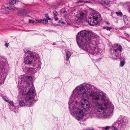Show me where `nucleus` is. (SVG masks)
<instances>
[{
  "instance_id": "nucleus-1",
  "label": "nucleus",
  "mask_w": 130,
  "mask_h": 130,
  "mask_svg": "<svg viewBox=\"0 0 130 130\" xmlns=\"http://www.w3.org/2000/svg\"><path fill=\"white\" fill-rule=\"evenodd\" d=\"M97 88L90 84L84 83L76 87L69 102L72 116L78 120L85 116L109 118L112 116L114 107L102 92H95Z\"/></svg>"
},
{
  "instance_id": "nucleus-37",
  "label": "nucleus",
  "mask_w": 130,
  "mask_h": 130,
  "mask_svg": "<svg viewBox=\"0 0 130 130\" xmlns=\"http://www.w3.org/2000/svg\"><path fill=\"white\" fill-rule=\"evenodd\" d=\"M63 23H64V22H61V23H62V24H63Z\"/></svg>"
},
{
  "instance_id": "nucleus-27",
  "label": "nucleus",
  "mask_w": 130,
  "mask_h": 130,
  "mask_svg": "<svg viewBox=\"0 0 130 130\" xmlns=\"http://www.w3.org/2000/svg\"><path fill=\"white\" fill-rule=\"evenodd\" d=\"M45 16L46 17V18L47 19H46L47 20H51V19L49 17V16L47 14H46L45 15Z\"/></svg>"
},
{
  "instance_id": "nucleus-31",
  "label": "nucleus",
  "mask_w": 130,
  "mask_h": 130,
  "mask_svg": "<svg viewBox=\"0 0 130 130\" xmlns=\"http://www.w3.org/2000/svg\"><path fill=\"white\" fill-rule=\"evenodd\" d=\"M63 13H65V14L66 16L67 14V11L66 10H64L63 12Z\"/></svg>"
},
{
  "instance_id": "nucleus-25",
  "label": "nucleus",
  "mask_w": 130,
  "mask_h": 130,
  "mask_svg": "<svg viewBox=\"0 0 130 130\" xmlns=\"http://www.w3.org/2000/svg\"><path fill=\"white\" fill-rule=\"evenodd\" d=\"M130 27V25H128L127 26H123L122 27H121L120 29L122 30H125L126 28H129Z\"/></svg>"
},
{
  "instance_id": "nucleus-24",
  "label": "nucleus",
  "mask_w": 130,
  "mask_h": 130,
  "mask_svg": "<svg viewBox=\"0 0 130 130\" xmlns=\"http://www.w3.org/2000/svg\"><path fill=\"white\" fill-rule=\"evenodd\" d=\"M17 107V106L15 107H14V109H11V107H10V109H11L12 111H13L15 113H17L18 111H17V110H16L15 109Z\"/></svg>"
},
{
  "instance_id": "nucleus-36",
  "label": "nucleus",
  "mask_w": 130,
  "mask_h": 130,
  "mask_svg": "<svg viewBox=\"0 0 130 130\" xmlns=\"http://www.w3.org/2000/svg\"><path fill=\"white\" fill-rule=\"evenodd\" d=\"M87 130H94V129H88Z\"/></svg>"
},
{
  "instance_id": "nucleus-32",
  "label": "nucleus",
  "mask_w": 130,
  "mask_h": 130,
  "mask_svg": "<svg viewBox=\"0 0 130 130\" xmlns=\"http://www.w3.org/2000/svg\"><path fill=\"white\" fill-rule=\"evenodd\" d=\"M123 18H123L124 21L125 19H126V18H127V17L125 15H124L123 16Z\"/></svg>"
},
{
  "instance_id": "nucleus-29",
  "label": "nucleus",
  "mask_w": 130,
  "mask_h": 130,
  "mask_svg": "<svg viewBox=\"0 0 130 130\" xmlns=\"http://www.w3.org/2000/svg\"><path fill=\"white\" fill-rule=\"evenodd\" d=\"M35 22L34 21L32 20L29 19V22L30 23H34Z\"/></svg>"
},
{
  "instance_id": "nucleus-19",
  "label": "nucleus",
  "mask_w": 130,
  "mask_h": 130,
  "mask_svg": "<svg viewBox=\"0 0 130 130\" xmlns=\"http://www.w3.org/2000/svg\"><path fill=\"white\" fill-rule=\"evenodd\" d=\"M54 17H56L58 14L56 10H54L53 12Z\"/></svg>"
},
{
  "instance_id": "nucleus-8",
  "label": "nucleus",
  "mask_w": 130,
  "mask_h": 130,
  "mask_svg": "<svg viewBox=\"0 0 130 130\" xmlns=\"http://www.w3.org/2000/svg\"><path fill=\"white\" fill-rule=\"evenodd\" d=\"M117 48L116 47L111 48L110 51L111 58L114 60H118L120 58V53L122 50V46L118 44L116 45Z\"/></svg>"
},
{
  "instance_id": "nucleus-33",
  "label": "nucleus",
  "mask_w": 130,
  "mask_h": 130,
  "mask_svg": "<svg viewBox=\"0 0 130 130\" xmlns=\"http://www.w3.org/2000/svg\"><path fill=\"white\" fill-rule=\"evenodd\" d=\"M54 18L55 21H57L58 20V18L57 17H54Z\"/></svg>"
},
{
  "instance_id": "nucleus-14",
  "label": "nucleus",
  "mask_w": 130,
  "mask_h": 130,
  "mask_svg": "<svg viewBox=\"0 0 130 130\" xmlns=\"http://www.w3.org/2000/svg\"><path fill=\"white\" fill-rule=\"evenodd\" d=\"M18 1L17 0H11L9 2V4L10 5H12L13 4H16L17 3H18Z\"/></svg>"
},
{
  "instance_id": "nucleus-26",
  "label": "nucleus",
  "mask_w": 130,
  "mask_h": 130,
  "mask_svg": "<svg viewBox=\"0 0 130 130\" xmlns=\"http://www.w3.org/2000/svg\"><path fill=\"white\" fill-rule=\"evenodd\" d=\"M127 5L129 8V12L130 13V2H127Z\"/></svg>"
},
{
  "instance_id": "nucleus-30",
  "label": "nucleus",
  "mask_w": 130,
  "mask_h": 130,
  "mask_svg": "<svg viewBox=\"0 0 130 130\" xmlns=\"http://www.w3.org/2000/svg\"><path fill=\"white\" fill-rule=\"evenodd\" d=\"M9 43H6L5 44V45L7 47H8L9 46Z\"/></svg>"
},
{
  "instance_id": "nucleus-9",
  "label": "nucleus",
  "mask_w": 130,
  "mask_h": 130,
  "mask_svg": "<svg viewBox=\"0 0 130 130\" xmlns=\"http://www.w3.org/2000/svg\"><path fill=\"white\" fill-rule=\"evenodd\" d=\"M29 12V10L27 8L23 9L18 12L17 15L19 16H23L25 15Z\"/></svg>"
},
{
  "instance_id": "nucleus-20",
  "label": "nucleus",
  "mask_w": 130,
  "mask_h": 130,
  "mask_svg": "<svg viewBox=\"0 0 130 130\" xmlns=\"http://www.w3.org/2000/svg\"><path fill=\"white\" fill-rule=\"evenodd\" d=\"M103 28L104 29H106L108 30H109L111 29V28L110 27H109L107 26H104L103 27Z\"/></svg>"
},
{
  "instance_id": "nucleus-22",
  "label": "nucleus",
  "mask_w": 130,
  "mask_h": 130,
  "mask_svg": "<svg viewBox=\"0 0 130 130\" xmlns=\"http://www.w3.org/2000/svg\"><path fill=\"white\" fill-rule=\"evenodd\" d=\"M116 13L117 16H120V17H122V12H116Z\"/></svg>"
},
{
  "instance_id": "nucleus-3",
  "label": "nucleus",
  "mask_w": 130,
  "mask_h": 130,
  "mask_svg": "<svg viewBox=\"0 0 130 130\" xmlns=\"http://www.w3.org/2000/svg\"><path fill=\"white\" fill-rule=\"evenodd\" d=\"M93 33L91 31L83 30L78 33L76 41L80 48L92 55L99 53L100 49L95 47L96 38Z\"/></svg>"
},
{
  "instance_id": "nucleus-6",
  "label": "nucleus",
  "mask_w": 130,
  "mask_h": 130,
  "mask_svg": "<svg viewBox=\"0 0 130 130\" xmlns=\"http://www.w3.org/2000/svg\"><path fill=\"white\" fill-rule=\"evenodd\" d=\"M24 51L25 53V55L24 56V63L25 64H31L34 61L37 60L35 54L30 51L28 48H25Z\"/></svg>"
},
{
  "instance_id": "nucleus-7",
  "label": "nucleus",
  "mask_w": 130,
  "mask_h": 130,
  "mask_svg": "<svg viewBox=\"0 0 130 130\" xmlns=\"http://www.w3.org/2000/svg\"><path fill=\"white\" fill-rule=\"evenodd\" d=\"M101 19L99 13L97 11H94L89 16L86 21L90 25L94 26L98 24Z\"/></svg>"
},
{
  "instance_id": "nucleus-4",
  "label": "nucleus",
  "mask_w": 130,
  "mask_h": 130,
  "mask_svg": "<svg viewBox=\"0 0 130 130\" xmlns=\"http://www.w3.org/2000/svg\"><path fill=\"white\" fill-rule=\"evenodd\" d=\"M128 120L124 116L121 115L119 117L118 121L112 125L110 127L108 126L103 128L104 130H109L110 128L112 130H122L125 126L126 123L127 122Z\"/></svg>"
},
{
  "instance_id": "nucleus-16",
  "label": "nucleus",
  "mask_w": 130,
  "mask_h": 130,
  "mask_svg": "<svg viewBox=\"0 0 130 130\" xmlns=\"http://www.w3.org/2000/svg\"><path fill=\"white\" fill-rule=\"evenodd\" d=\"M126 59V57L125 56H122L120 58V61H125Z\"/></svg>"
},
{
  "instance_id": "nucleus-21",
  "label": "nucleus",
  "mask_w": 130,
  "mask_h": 130,
  "mask_svg": "<svg viewBox=\"0 0 130 130\" xmlns=\"http://www.w3.org/2000/svg\"><path fill=\"white\" fill-rule=\"evenodd\" d=\"M3 99L5 101L7 102L9 101L8 98L6 96H3L2 97Z\"/></svg>"
},
{
  "instance_id": "nucleus-5",
  "label": "nucleus",
  "mask_w": 130,
  "mask_h": 130,
  "mask_svg": "<svg viewBox=\"0 0 130 130\" xmlns=\"http://www.w3.org/2000/svg\"><path fill=\"white\" fill-rule=\"evenodd\" d=\"M31 66V67H28L27 65L25 64L23 66L22 69L23 71L26 73H31L33 74L36 72V70H39L41 69V62L40 60L37 59V60L34 61L32 64H25Z\"/></svg>"
},
{
  "instance_id": "nucleus-35",
  "label": "nucleus",
  "mask_w": 130,
  "mask_h": 130,
  "mask_svg": "<svg viewBox=\"0 0 130 130\" xmlns=\"http://www.w3.org/2000/svg\"><path fill=\"white\" fill-rule=\"evenodd\" d=\"M126 34V36H128V34Z\"/></svg>"
},
{
  "instance_id": "nucleus-10",
  "label": "nucleus",
  "mask_w": 130,
  "mask_h": 130,
  "mask_svg": "<svg viewBox=\"0 0 130 130\" xmlns=\"http://www.w3.org/2000/svg\"><path fill=\"white\" fill-rule=\"evenodd\" d=\"M99 2L102 4H104L108 6H109L111 4H113V2L107 0H99Z\"/></svg>"
},
{
  "instance_id": "nucleus-15",
  "label": "nucleus",
  "mask_w": 130,
  "mask_h": 130,
  "mask_svg": "<svg viewBox=\"0 0 130 130\" xmlns=\"http://www.w3.org/2000/svg\"><path fill=\"white\" fill-rule=\"evenodd\" d=\"M48 22V21L45 19H42V23L47 24Z\"/></svg>"
},
{
  "instance_id": "nucleus-39",
  "label": "nucleus",
  "mask_w": 130,
  "mask_h": 130,
  "mask_svg": "<svg viewBox=\"0 0 130 130\" xmlns=\"http://www.w3.org/2000/svg\"><path fill=\"white\" fill-rule=\"evenodd\" d=\"M107 24H109V23H107Z\"/></svg>"
},
{
  "instance_id": "nucleus-18",
  "label": "nucleus",
  "mask_w": 130,
  "mask_h": 130,
  "mask_svg": "<svg viewBox=\"0 0 130 130\" xmlns=\"http://www.w3.org/2000/svg\"><path fill=\"white\" fill-rule=\"evenodd\" d=\"M125 63V61H120V63L119 66L120 67H123Z\"/></svg>"
},
{
  "instance_id": "nucleus-34",
  "label": "nucleus",
  "mask_w": 130,
  "mask_h": 130,
  "mask_svg": "<svg viewBox=\"0 0 130 130\" xmlns=\"http://www.w3.org/2000/svg\"><path fill=\"white\" fill-rule=\"evenodd\" d=\"M103 8H104V9L105 10H109L108 8L107 7H103Z\"/></svg>"
},
{
  "instance_id": "nucleus-23",
  "label": "nucleus",
  "mask_w": 130,
  "mask_h": 130,
  "mask_svg": "<svg viewBox=\"0 0 130 130\" xmlns=\"http://www.w3.org/2000/svg\"><path fill=\"white\" fill-rule=\"evenodd\" d=\"M7 102L9 103L12 107H13L14 106V105L12 101L9 100V101Z\"/></svg>"
},
{
  "instance_id": "nucleus-11",
  "label": "nucleus",
  "mask_w": 130,
  "mask_h": 130,
  "mask_svg": "<svg viewBox=\"0 0 130 130\" xmlns=\"http://www.w3.org/2000/svg\"><path fill=\"white\" fill-rule=\"evenodd\" d=\"M72 54L71 52L69 50H66V60L67 61H68L70 57L71 56Z\"/></svg>"
},
{
  "instance_id": "nucleus-12",
  "label": "nucleus",
  "mask_w": 130,
  "mask_h": 130,
  "mask_svg": "<svg viewBox=\"0 0 130 130\" xmlns=\"http://www.w3.org/2000/svg\"><path fill=\"white\" fill-rule=\"evenodd\" d=\"M84 15V13L82 12H79L78 13L77 15V17L80 19H82Z\"/></svg>"
},
{
  "instance_id": "nucleus-13",
  "label": "nucleus",
  "mask_w": 130,
  "mask_h": 130,
  "mask_svg": "<svg viewBox=\"0 0 130 130\" xmlns=\"http://www.w3.org/2000/svg\"><path fill=\"white\" fill-rule=\"evenodd\" d=\"M91 3V2L90 1H85L84 0H79L78 1L76 2H75L77 4L79 3Z\"/></svg>"
},
{
  "instance_id": "nucleus-38",
  "label": "nucleus",
  "mask_w": 130,
  "mask_h": 130,
  "mask_svg": "<svg viewBox=\"0 0 130 130\" xmlns=\"http://www.w3.org/2000/svg\"><path fill=\"white\" fill-rule=\"evenodd\" d=\"M53 45H55V43H53Z\"/></svg>"
},
{
  "instance_id": "nucleus-17",
  "label": "nucleus",
  "mask_w": 130,
  "mask_h": 130,
  "mask_svg": "<svg viewBox=\"0 0 130 130\" xmlns=\"http://www.w3.org/2000/svg\"><path fill=\"white\" fill-rule=\"evenodd\" d=\"M8 9L9 10H13L14 9V7L13 6H12L11 5H10L9 7H7Z\"/></svg>"
},
{
  "instance_id": "nucleus-2",
  "label": "nucleus",
  "mask_w": 130,
  "mask_h": 130,
  "mask_svg": "<svg viewBox=\"0 0 130 130\" xmlns=\"http://www.w3.org/2000/svg\"><path fill=\"white\" fill-rule=\"evenodd\" d=\"M35 79L34 76L32 77L26 75L21 76L20 79L21 82L18 83V87L20 85L21 86L19 88L20 94L19 97L21 98V100L19 102L20 106L32 105V102L36 95L34 87L32 86V81Z\"/></svg>"
},
{
  "instance_id": "nucleus-28",
  "label": "nucleus",
  "mask_w": 130,
  "mask_h": 130,
  "mask_svg": "<svg viewBox=\"0 0 130 130\" xmlns=\"http://www.w3.org/2000/svg\"><path fill=\"white\" fill-rule=\"evenodd\" d=\"M36 21L39 23H42V19H37Z\"/></svg>"
}]
</instances>
